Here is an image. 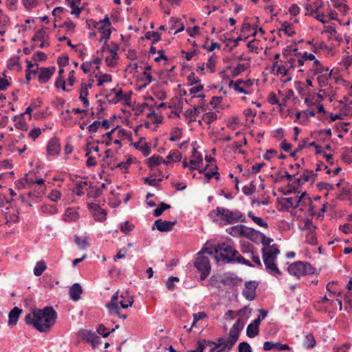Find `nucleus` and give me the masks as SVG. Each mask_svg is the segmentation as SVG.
I'll return each mask as SVG.
<instances>
[{"instance_id": "nucleus-39", "label": "nucleus", "mask_w": 352, "mask_h": 352, "mask_svg": "<svg viewBox=\"0 0 352 352\" xmlns=\"http://www.w3.org/2000/svg\"><path fill=\"white\" fill-rule=\"evenodd\" d=\"M133 145L136 149H138L140 151H142L144 156L149 155L151 152L150 146L148 145V143H144L143 146H140L139 142H135L133 144Z\"/></svg>"}, {"instance_id": "nucleus-7", "label": "nucleus", "mask_w": 352, "mask_h": 352, "mask_svg": "<svg viewBox=\"0 0 352 352\" xmlns=\"http://www.w3.org/2000/svg\"><path fill=\"white\" fill-rule=\"evenodd\" d=\"M203 249L197 254L194 262V266L200 273V279L205 280L211 271V265L208 256L204 255Z\"/></svg>"}, {"instance_id": "nucleus-40", "label": "nucleus", "mask_w": 352, "mask_h": 352, "mask_svg": "<svg viewBox=\"0 0 352 352\" xmlns=\"http://www.w3.org/2000/svg\"><path fill=\"white\" fill-rule=\"evenodd\" d=\"M145 38L148 40L153 38L152 41V43L154 44L161 39V34L157 32L148 31L146 33Z\"/></svg>"}, {"instance_id": "nucleus-53", "label": "nucleus", "mask_w": 352, "mask_h": 352, "mask_svg": "<svg viewBox=\"0 0 352 352\" xmlns=\"http://www.w3.org/2000/svg\"><path fill=\"white\" fill-rule=\"evenodd\" d=\"M179 278L177 276H170L168 278L166 283V287L168 290H173L175 287L174 282H179Z\"/></svg>"}, {"instance_id": "nucleus-18", "label": "nucleus", "mask_w": 352, "mask_h": 352, "mask_svg": "<svg viewBox=\"0 0 352 352\" xmlns=\"http://www.w3.org/2000/svg\"><path fill=\"white\" fill-rule=\"evenodd\" d=\"M82 293V289L79 283H74L69 289V296L74 301H77L80 298Z\"/></svg>"}, {"instance_id": "nucleus-58", "label": "nucleus", "mask_w": 352, "mask_h": 352, "mask_svg": "<svg viewBox=\"0 0 352 352\" xmlns=\"http://www.w3.org/2000/svg\"><path fill=\"white\" fill-rule=\"evenodd\" d=\"M19 60V56H14L10 58L7 63V67H8V69H13L14 66H20Z\"/></svg>"}, {"instance_id": "nucleus-32", "label": "nucleus", "mask_w": 352, "mask_h": 352, "mask_svg": "<svg viewBox=\"0 0 352 352\" xmlns=\"http://www.w3.org/2000/svg\"><path fill=\"white\" fill-rule=\"evenodd\" d=\"M316 340H315L313 334L309 333L305 336V340L303 342V346L306 349H312L316 346Z\"/></svg>"}, {"instance_id": "nucleus-17", "label": "nucleus", "mask_w": 352, "mask_h": 352, "mask_svg": "<svg viewBox=\"0 0 352 352\" xmlns=\"http://www.w3.org/2000/svg\"><path fill=\"white\" fill-rule=\"evenodd\" d=\"M91 89L90 85H86V83L82 82L80 85L79 99L82 102L83 105L87 107L89 105L87 96L89 95L88 90Z\"/></svg>"}, {"instance_id": "nucleus-52", "label": "nucleus", "mask_w": 352, "mask_h": 352, "mask_svg": "<svg viewBox=\"0 0 352 352\" xmlns=\"http://www.w3.org/2000/svg\"><path fill=\"white\" fill-rule=\"evenodd\" d=\"M259 333L258 327H255L252 325L249 324L246 329V334L249 338H254Z\"/></svg>"}, {"instance_id": "nucleus-56", "label": "nucleus", "mask_w": 352, "mask_h": 352, "mask_svg": "<svg viewBox=\"0 0 352 352\" xmlns=\"http://www.w3.org/2000/svg\"><path fill=\"white\" fill-rule=\"evenodd\" d=\"M239 352H252V347L247 342H242L239 344Z\"/></svg>"}, {"instance_id": "nucleus-62", "label": "nucleus", "mask_w": 352, "mask_h": 352, "mask_svg": "<svg viewBox=\"0 0 352 352\" xmlns=\"http://www.w3.org/2000/svg\"><path fill=\"white\" fill-rule=\"evenodd\" d=\"M256 190V186L253 184H250V186H244L243 187V192L245 195H251Z\"/></svg>"}, {"instance_id": "nucleus-35", "label": "nucleus", "mask_w": 352, "mask_h": 352, "mask_svg": "<svg viewBox=\"0 0 352 352\" xmlns=\"http://www.w3.org/2000/svg\"><path fill=\"white\" fill-rule=\"evenodd\" d=\"M207 317V314L205 312L201 311L198 313L193 314V322L192 323L191 327L188 329V332H190L192 329L196 326V323L200 320L206 318Z\"/></svg>"}, {"instance_id": "nucleus-38", "label": "nucleus", "mask_w": 352, "mask_h": 352, "mask_svg": "<svg viewBox=\"0 0 352 352\" xmlns=\"http://www.w3.org/2000/svg\"><path fill=\"white\" fill-rule=\"evenodd\" d=\"M334 8L338 9L340 12L346 13L349 10V7L343 3L344 0H331Z\"/></svg>"}, {"instance_id": "nucleus-50", "label": "nucleus", "mask_w": 352, "mask_h": 352, "mask_svg": "<svg viewBox=\"0 0 352 352\" xmlns=\"http://www.w3.org/2000/svg\"><path fill=\"white\" fill-rule=\"evenodd\" d=\"M281 26L285 33L289 36H293L295 34V32L292 29V25L290 23H288L287 21H284Z\"/></svg>"}, {"instance_id": "nucleus-8", "label": "nucleus", "mask_w": 352, "mask_h": 352, "mask_svg": "<svg viewBox=\"0 0 352 352\" xmlns=\"http://www.w3.org/2000/svg\"><path fill=\"white\" fill-rule=\"evenodd\" d=\"M258 283L254 280H250L245 283V287L242 292V295L248 300H253L256 297V289Z\"/></svg>"}, {"instance_id": "nucleus-45", "label": "nucleus", "mask_w": 352, "mask_h": 352, "mask_svg": "<svg viewBox=\"0 0 352 352\" xmlns=\"http://www.w3.org/2000/svg\"><path fill=\"white\" fill-rule=\"evenodd\" d=\"M170 21L174 22V24L172 25V27L170 28L171 30H173L176 27H178L177 24L180 25L179 27L178 28V29L175 31V34H176L179 32H181L184 30L185 26H184V23L182 22V20L180 19L171 18Z\"/></svg>"}, {"instance_id": "nucleus-24", "label": "nucleus", "mask_w": 352, "mask_h": 352, "mask_svg": "<svg viewBox=\"0 0 352 352\" xmlns=\"http://www.w3.org/2000/svg\"><path fill=\"white\" fill-rule=\"evenodd\" d=\"M13 120L15 122V126L16 129L21 131H27L28 129V125L24 119V113L14 116Z\"/></svg>"}, {"instance_id": "nucleus-9", "label": "nucleus", "mask_w": 352, "mask_h": 352, "mask_svg": "<svg viewBox=\"0 0 352 352\" xmlns=\"http://www.w3.org/2000/svg\"><path fill=\"white\" fill-rule=\"evenodd\" d=\"M176 223L177 220L170 221L159 219L155 221L152 230H155L156 228L158 231L162 232H169L173 230V226L176 225Z\"/></svg>"}, {"instance_id": "nucleus-5", "label": "nucleus", "mask_w": 352, "mask_h": 352, "mask_svg": "<svg viewBox=\"0 0 352 352\" xmlns=\"http://www.w3.org/2000/svg\"><path fill=\"white\" fill-rule=\"evenodd\" d=\"M133 303V297L127 292H122L120 295L119 292H116L111 298L110 301L106 305L109 314H118V307L120 305L123 309L131 307Z\"/></svg>"}, {"instance_id": "nucleus-64", "label": "nucleus", "mask_w": 352, "mask_h": 352, "mask_svg": "<svg viewBox=\"0 0 352 352\" xmlns=\"http://www.w3.org/2000/svg\"><path fill=\"white\" fill-rule=\"evenodd\" d=\"M57 63L59 67H64L65 66L69 64L68 56L65 55L58 57Z\"/></svg>"}, {"instance_id": "nucleus-46", "label": "nucleus", "mask_w": 352, "mask_h": 352, "mask_svg": "<svg viewBox=\"0 0 352 352\" xmlns=\"http://www.w3.org/2000/svg\"><path fill=\"white\" fill-rule=\"evenodd\" d=\"M41 211L45 214H54L57 213L58 210L55 206L45 204L41 206Z\"/></svg>"}, {"instance_id": "nucleus-4", "label": "nucleus", "mask_w": 352, "mask_h": 352, "mask_svg": "<svg viewBox=\"0 0 352 352\" xmlns=\"http://www.w3.org/2000/svg\"><path fill=\"white\" fill-rule=\"evenodd\" d=\"M261 252L263 263L268 273L274 276L281 275L282 273L276 263L277 256L280 254L278 246L274 244L270 247V250H266L265 248H263Z\"/></svg>"}, {"instance_id": "nucleus-27", "label": "nucleus", "mask_w": 352, "mask_h": 352, "mask_svg": "<svg viewBox=\"0 0 352 352\" xmlns=\"http://www.w3.org/2000/svg\"><path fill=\"white\" fill-rule=\"evenodd\" d=\"M301 179H302V183H305L311 181V182H314L316 177H318V174L314 173L311 170L304 169L302 173L300 175Z\"/></svg>"}, {"instance_id": "nucleus-41", "label": "nucleus", "mask_w": 352, "mask_h": 352, "mask_svg": "<svg viewBox=\"0 0 352 352\" xmlns=\"http://www.w3.org/2000/svg\"><path fill=\"white\" fill-rule=\"evenodd\" d=\"M182 157V155L180 152H179L178 151H174L173 152L171 151L169 153V154L167 156V161H168L169 162L170 161L177 162L181 161Z\"/></svg>"}, {"instance_id": "nucleus-33", "label": "nucleus", "mask_w": 352, "mask_h": 352, "mask_svg": "<svg viewBox=\"0 0 352 352\" xmlns=\"http://www.w3.org/2000/svg\"><path fill=\"white\" fill-rule=\"evenodd\" d=\"M218 119V112L209 111L206 113L202 118V120L208 124H210L214 120Z\"/></svg>"}, {"instance_id": "nucleus-55", "label": "nucleus", "mask_w": 352, "mask_h": 352, "mask_svg": "<svg viewBox=\"0 0 352 352\" xmlns=\"http://www.w3.org/2000/svg\"><path fill=\"white\" fill-rule=\"evenodd\" d=\"M188 85L192 86L195 84H200L201 80L199 78L195 76V72H191L190 74L187 77Z\"/></svg>"}, {"instance_id": "nucleus-6", "label": "nucleus", "mask_w": 352, "mask_h": 352, "mask_svg": "<svg viewBox=\"0 0 352 352\" xmlns=\"http://www.w3.org/2000/svg\"><path fill=\"white\" fill-rule=\"evenodd\" d=\"M287 271L290 275L299 279L301 276L314 274L316 269L309 262L298 261L290 264Z\"/></svg>"}, {"instance_id": "nucleus-47", "label": "nucleus", "mask_w": 352, "mask_h": 352, "mask_svg": "<svg viewBox=\"0 0 352 352\" xmlns=\"http://www.w3.org/2000/svg\"><path fill=\"white\" fill-rule=\"evenodd\" d=\"M306 242L310 245L317 244V236L315 231H309L306 235Z\"/></svg>"}, {"instance_id": "nucleus-3", "label": "nucleus", "mask_w": 352, "mask_h": 352, "mask_svg": "<svg viewBox=\"0 0 352 352\" xmlns=\"http://www.w3.org/2000/svg\"><path fill=\"white\" fill-rule=\"evenodd\" d=\"M209 217L214 222L221 225L234 224L245 221L243 214L239 210L232 211L220 206L210 211Z\"/></svg>"}, {"instance_id": "nucleus-11", "label": "nucleus", "mask_w": 352, "mask_h": 352, "mask_svg": "<svg viewBox=\"0 0 352 352\" xmlns=\"http://www.w3.org/2000/svg\"><path fill=\"white\" fill-rule=\"evenodd\" d=\"M46 150L49 155H58L61 150L59 139L57 137L51 138L47 142Z\"/></svg>"}, {"instance_id": "nucleus-36", "label": "nucleus", "mask_w": 352, "mask_h": 352, "mask_svg": "<svg viewBox=\"0 0 352 352\" xmlns=\"http://www.w3.org/2000/svg\"><path fill=\"white\" fill-rule=\"evenodd\" d=\"M65 217L66 221H76L78 219L79 215L78 212L74 209L68 208L65 212Z\"/></svg>"}, {"instance_id": "nucleus-42", "label": "nucleus", "mask_w": 352, "mask_h": 352, "mask_svg": "<svg viewBox=\"0 0 352 352\" xmlns=\"http://www.w3.org/2000/svg\"><path fill=\"white\" fill-rule=\"evenodd\" d=\"M182 129L179 127H175L171 131V135L169 138V140L175 142L182 138Z\"/></svg>"}, {"instance_id": "nucleus-57", "label": "nucleus", "mask_w": 352, "mask_h": 352, "mask_svg": "<svg viewBox=\"0 0 352 352\" xmlns=\"http://www.w3.org/2000/svg\"><path fill=\"white\" fill-rule=\"evenodd\" d=\"M47 55L41 51L36 52L32 57L34 61H44L47 59Z\"/></svg>"}, {"instance_id": "nucleus-60", "label": "nucleus", "mask_w": 352, "mask_h": 352, "mask_svg": "<svg viewBox=\"0 0 352 352\" xmlns=\"http://www.w3.org/2000/svg\"><path fill=\"white\" fill-rule=\"evenodd\" d=\"M316 186L319 190H332L334 188L332 184L326 183V182H319L317 184Z\"/></svg>"}, {"instance_id": "nucleus-12", "label": "nucleus", "mask_w": 352, "mask_h": 352, "mask_svg": "<svg viewBox=\"0 0 352 352\" xmlns=\"http://www.w3.org/2000/svg\"><path fill=\"white\" fill-rule=\"evenodd\" d=\"M40 72L38 76V79L40 83L45 84L47 82L52 75L54 74L56 68L54 66L48 67H40Z\"/></svg>"}, {"instance_id": "nucleus-48", "label": "nucleus", "mask_w": 352, "mask_h": 352, "mask_svg": "<svg viewBox=\"0 0 352 352\" xmlns=\"http://www.w3.org/2000/svg\"><path fill=\"white\" fill-rule=\"evenodd\" d=\"M45 36H47V33L44 30H43V29L38 30L36 31L34 36H32V41H41L45 39Z\"/></svg>"}, {"instance_id": "nucleus-31", "label": "nucleus", "mask_w": 352, "mask_h": 352, "mask_svg": "<svg viewBox=\"0 0 352 352\" xmlns=\"http://www.w3.org/2000/svg\"><path fill=\"white\" fill-rule=\"evenodd\" d=\"M324 69L326 68L322 65L321 63L318 59L316 58L314 60L312 67L310 68L309 70L313 73V75H317V74L322 73Z\"/></svg>"}, {"instance_id": "nucleus-21", "label": "nucleus", "mask_w": 352, "mask_h": 352, "mask_svg": "<svg viewBox=\"0 0 352 352\" xmlns=\"http://www.w3.org/2000/svg\"><path fill=\"white\" fill-rule=\"evenodd\" d=\"M241 282V279L239 278L233 274L229 276H225L221 280V283L224 285H228L231 287H235Z\"/></svg>"}, {"instance_id": "nucleus-51", "label": "nucleus", "mask_w": 352, "mask_h": 352, "mask_svg": "<svg viewBox=\"0 0 352 352\" xmlns=\"http://www.w3.org/2000/svg\"><path fill=\"white\" fill-rule=\"evenodd\" d=\"M108 329L102 324H100L98 329L97 332L100 334L103 338H107L109 335L115 331V329H113L111 331H108Z\"/></svg>"}, {"instance_id": "nucleus-26", "label": "nucleus", "mask_w": 352, "mask_h": 352, "mask_svg": "<svg viewBox=\"0 0 352 352\" xmlns=\"http://www.w3.org/2000/svg\"><path fill=\"white\" fill-rule=\"evenodd\" d=\"M248 232H245V235L244 236L249 237L252 241L254 242H257V241L261 240L263 237L264 239L265 234L260 231L256 230L253 228H248Z\"/></svg>"}, {"instance_id": "nucleus-15", "label": "nucleus", "mask_w": 352, "mask_h": 352, "mask_svg": "<svg viewBox=\"0 0 352 352\" xmlns=\"http://www.w3.org/2000/svg\"><path fill=\"white\" fill-rule=\"evenodd\" d=\"M263 349L265 351H270L275 349L278 351H283L285 350H290L291 347L287 344H282L280 342H273L271 341H266L263 344Z\"/></svg>"}, {"instance_id": "nucleus-10", "label": "nucleus", "mask_w": 352, "mask_h": 352, "mask_svg": "<svg viewBox=\"0 0 352 352\" xmlns=\"http://www.w3.org/2000/svg\"><path fill=\"white\" fill-rule=\"evenodd\" d=\"M244 324L241 321V319H238L237 321L232 325L231 330L229 333L230 341L228 342L230 344L236 343L239 340V333L243 329Z\"/></svg>"}, {"instance_id": "nucleus-20", "label": "nucleus", "mask_w": 352, "mask_h": 352, "mask_svg": "<svg viewBox=\"0 0 352 352\" xmlns=\"http://www.w3.org/2000/svg\"><path fill=\"white\" fill-rule=\"evenodd\" d=\"M162 163L166 165L169 164L168 161L164 160L159 155H154L148 159L147 165L150 168H153L155 166H157Z\"/></svg>"}, {"instance_id": "nucleus-30", "label": "nucleus", "mask_w": 352, "mask_h": 352, "mask_svg": "<svg viewBox=\"0 0 352 352\" xmlns=\"http://www.w3.org/2000/svg\"><path fill=\"white\" fill-rule=\"evenodd\" d=\"M47 269V265L45 261H38L34 267V274L36 276H41L44 271Z\"/></svg>"}, {"instance_id": "nucleus-2", "label": "nucleus", "mask_w": 352, "mask_h": 352, "mask_svg": "<svg viewBox=\"0 0 352 352\" xmlns=\"http://www.w3.org/2000/svg\"><path fill=\"white\" fill-rule=\"evenodd\" d=\"M57 313L51 306L34 309L25 316V323L39 332H47L55 324Z\"/></svg>"}, {"instance_id": "nucleus-44", "label": "nucleus", "mask_w": 352, "mask_h": 352, "mask_svg": "<svg viewBox=\"0 0 352 352\" xmlns=\"http://www.w3.org/2000/svg\"><path fill=\"white\" fill-rule=\"evenodd\" d=\"M96 78H98L97 85L100 87L103 85L104 82H110L112 81V76L108 74H104L100 76H96Z\"/></svg>"}, {"instance_id": "nucleus-28", "label": "nucleus", "mask_w": 352, "mask_h": 352, "mask_svg": "<svg viewBox=\"0 0 352 352\" xmlns=\"http://www.w3.org/2000/svg\"><path fill=\"white\" fill-rule=\"evenodd\" d=\"M288 49H285L283 52V56L286 58L285 61V65L289 71L292 69H294L296 65V60L293 57H289V53H287Z\"/></svg>"}, {"instance_id": "nucleus-1", "label": "nucleus", "mask_w": 352, "mask_h": 352, "mask_svg": "<svg viewBox=\"0 0 352 352\" xmlns=\"http://www.w3.org/2000/svg\"><path fill=\"white\" fill-rule=\"evenodd\" d=\"M203 252H207L210 256H214L217 263L223 264L240 263L253 267L254 265L237 251L230 241L218 243L210 248H204Z\"/></svg>"}, {"instance_id": "nucleus-16", "label": "nucleus", "mask_w": 352, "mask_h": 352, "mask_svg": "<svg viewBox=\"0 0 352 352\" xmlns=\"http://www.w3.org/2000/svg\"><path fill=\"white\" fill-rule=\"evenodd\" d=\"M245 228H246L243 225H236L228 228L226 231L228 234L234 237H239L245 235Z\"/></svg>"}, {"instance_id": "nucleus-14", "label": "nucleus", "mask_w": 352, "mask_h": 352, "mask_svg": "<svg viewBox=\"0 0 352 352\" xmlns=\"http://www.w3.org/2000/svg\"><path fill=\"white\" fill-rule=\"evenodd\" d=\"M230 340V336H228L227 340L223 337L219 338L217 342H214L215 344H214V345H217L219 349L216 352H230L236 344L234 342L232 344H228Z\"/></svg>"}, {"instance_id": "nucleus-25", "label": "nucleus", "mask_w": 352, "mask_h": 352, "mask_svg": "<svg viewBox=\"0 0 352 352\" xmlns=\"http://www.w3.org/2000/svg\"><path fill=\"white\" fill-rule=\"evenodd\" d=\"M98 30L101 33L99 41H102V40H105V42H107L110 38L112 32L111 27L106 26V24L100 25L98 27Z\"/></svg>"}, {"instance_id": "nucleus-49", "label": "nucleus", "mask_w": 352, "mask_h": 352, "mask_svg": "<svg viewBox=\"0 0 352 352\" xmlns=\"http://www.w3.org/2000/svg\"><path fill=\"white\" fill-rule=\"evenodd\" d=\"M120 228L122 232L126 234L133 230L135 226L133 224L130 223L129 221H126L123 223H121Z\"/></svg>"}, {"instance_id": "nucleus-43", "label": "nucleus", "mask_w": 352, "mask_h": 352, "mask_svg": "<svg viewBox=\"0 0 352 352\" xmlns=\"http://www.w3.org/2000/svg\"><path fill=\"white\" fill-rule=\"evenodd\" d=\"M88 185V182L87 181H85V182H80V181H78L75 184V193L78 195V196H82L84 195V192L82 190L84 186H87Z\"/></svg>"}, {"instance_id": "nucleus-23", "label": "nucleus", "mask_w": 352, "mask_h": 352, "mask_svg": "<svg viewBox=\"0 0 352 352\" xmlns=\"http://www.w3.org/2000/svg\"><path fill=\"white\" fill-rule=\"evenodd\" d=\"M87 340L91 343L93 348L98 346L101 343V339L94 332L87 331L86 333Z\"/></svg>"}, {"instance_id": "nucleus-54", "label": "nucleus", "mask_w": 352, "mask_h": 352, "mask_svg": "<svg viewBox=\"0 0 352 352\" xmlns=\"http://www.w3.org/2000/svg\"><path fill=\"white\" fill-rule=\"evenodd\" d=\"M302 230H308L309 231H314L316 229V226L313 224V222L309 219L304 220V226L300 228Z\"/></svg>"}, {"instance_id": "nucleus-13", "label": "nucleus", "mask_w": 352, "mask_h": 352, "mask_svg": "<svg viewBox=\"0 0 352 352\" xmlns=\"http://www.w3.org/2000/svg\"><path fill=\"white\" fill-rule=\"evenodd\" d=\"M89 208L93 212V217L97 221L103 222L107 219V212L102 209L99 205L95 204H89Z\"/></svg>"}, {"instance_id": "nucleus-29", "label": "nucleus", "mask_w": 352, "mask_h": 352, "mask_svg": "<svg viewBox=\"0 0 352 352\" xmlns=\"http://www.w3.org/2000/svg\"><path fill=\"white\" fill-rule=\"evenodd\" d=\"M243 83V80L242 79H238L235 82L231 80L229 83V87H232L234 89L239 93L248 94V91H246L243 87H241V85Z\"/></svg>"}, {"instance_id": "nucleus-22", "label": "nucleus", "mask_w": 352, "mask_h": 352, "mask_svg": "<svg viewBox=\"0 0 352 352\" xmlns=\"http://www.w3.org/2000/svg\"><path fill=\"white\" fill-rule=\"evenodd\" d=\"M318 81L320 87H326L328 85V80L331 76V71L329 70V68L324 69V72L320 74H317Z\"/></svg>"}, {"instance_id": "nucleus-34", "label": "nucleus", "mask_w": 352, "mask_h": 352, "mask_svg": "<svg viewBox=\"0 0 352 352\" xmlns=\"http://www.w3.org/2000/svg\"><path fill=\"white\" fill-rule=\"evenodd\" d=\"M199 114V110L198 107H194L192 109H187L184 116L186 118H189L188 122H195L196 120L193 119L192 117L198 116Z\"/></svg>"}, {"instance_id": "nucleus-19", "label": "nucleus", "mask_w": 352, "mask_h": 352, "mask_svg": "<svg viewBox=\"0 0 352 352\" xmlns=\"http://www.w3.org/2000/svg\"><path fill=\"white\" fill-rule=\"evenodd\" d=\"M22 313V309L17 307H14L9 313L8 315V324L9 325H16L20 314Z\"/></svg>"}, {"instance_id": "nucleus-61", "label": "nucleus", "mask_w": 352, "mask_h": 352, "mask_svg": "<svg viewBox=\"0 0 352 352\" xmlns=\"http://www.w3.org/2000/svg\"><path fill=\"white\" fill-rule=\"evenodd\" d=\"M144 181L146 184H148L149 186L157 187L159 186V183L162 181V178L158 179H151L150 177L144 178Z\"/></svg>"}, {"instance_id": "nucleus-37", "label": "nucleus", "mask_w": 352, "mask_h": 352, "mask_svg": "<svg viewBox=\"0 0 352 352\" xmlns=\"http://www.w3.org/2000/svg\"><path fill=\"white\" fill-rule=\"evenodd\" d=\"M285 201L286 208H296L299 206V200L296 199V197H286L284 199Z\"/></svg>"}, {"instance_id": "nucleus-63", "label": "nucleus", "mask_w": 352, "mask_h": 352, "mask_svg": "<svg viewBox=\"0 0 352 352\" xmlns=\"http://www.w3.org/2000/svg\"><path fill=\"white\" fill-rule=\"evenodd\" d=\"M55 87L56 88H61L64 91H69V89H67L65 87V81L63 78H58L56 79L55 82Z\"/></svg>"}, {"instance_id": "nucleus-59", "label": "nucleus", "mask_w": 352, "mask_h": 352, "mask_svg": "<svg viewBox=\"0 0 352 352\" xmlns=\"http://www.w3.org/2000/svg\"><path fill=\"white\" fill-rule=\"evenodd\" d=\"M74 241L76 244L78 245L79 248L81 249H84L89 245V243L86 238L82 239L79 236H76L74 239Z\"/></svg>"}]
</instances>
